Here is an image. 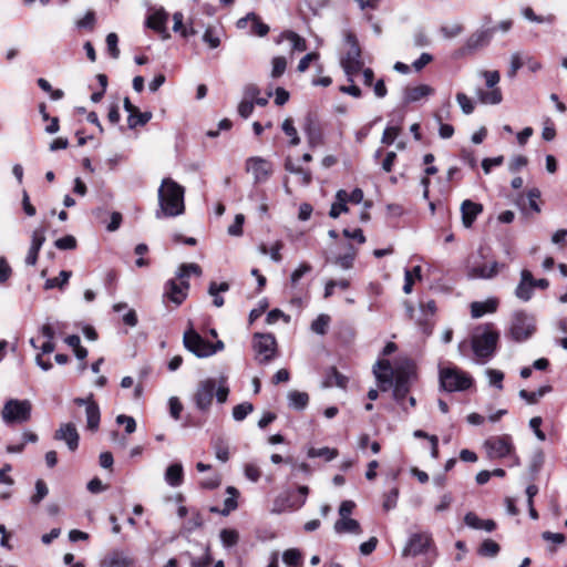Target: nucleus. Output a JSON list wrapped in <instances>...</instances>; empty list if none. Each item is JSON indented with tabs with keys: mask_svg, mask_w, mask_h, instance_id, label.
<instances>
[{
	"mask_svg": "<svg viewBox=\"0 0 567 567\" xmlns=\"http://www.w3.org/2000/svg\"><path fill=\"white\" fill-rule=\"evenodd\" d=\"M184 471L181 463L171 464L165 471V481L172 487H177L183 483Z\"/></svg>",
	"mask_w": 567,
	"mask_h": 567,
	"instance_id": "obj_30",
	"label": "nucleus"
},
{
	"mask_svg": "<svg viewBox=\"0 0 567 567\" xmlns=\"http://www.w3.org/2000/svg\"><path fill=\"white\" fill-rule=\"evenodd\" d=\"M483 212V205L465 199L461 205L462 224L465 228L472 227L477 216Z\"/></svg>",
	"mask_w": 567,
	"mask_h": 567,
	"instance_id": "obj_23",
	"label": "nucleus"
},
{
	"mask_svg": "<svg viewBox=\"0 0 567 567\" xmlns=\"http://www.w3.org/2000/svg\"><path fill=\"white\" fill-rule=\"evenodd\" d=\"M45 241V235L43 228H37L33 230L31 236V245L25 257V264L28 266H34L38 261V256L42 245Z\"/></svg>",
	"mask_w": 567,
	"mask_h": 567,
	"instance_id": "obj_22",
	"label": "nucleus"
},
{
	"mask_svg": "<svg viewBox=\"0 0 567 567\" xmlns=\"http://www.w3.org/2000/svg\"><path fill=\"white\" fill-rule=\"evenodd\" d=\"M282 560L287 567H301L302 556L298 549H287L282 554Z\"/></svg>",
	"mask_w": 567,
	"mask_h": 567,
	"instance_id": "obj_41",
	"label": "nucleus"
},
{
	"mask_svg": "<svg viewBox=\"0 0 567 567\" xmlns=\"http://www.w3.org/2000/svg\"><path fill=\"white\" fill-rule=\"evenodd\" d=\"M272 68H271V78L278 79L280 78L287 68V60L284 56H275L271 61Z\"/></svg>",
	"mask_w": 567,
	"mask_h": 567,
	"instance_id": "obj_52",
	"label": "nucleus"
},
{
	"mask_svg": "<svg viewBox=\"0 0 567 567\" xmlns=\"http://www.w3.org/2000/svg\"><path fill=\"white\" fill-rule=\"evenodd\" d=\"M183 342L185 348L198 358H207L214 354L213 343L205 340L193 328L185 331Z\"/></svg>",
	"mask_w": 567,
	"mask_h": 567,
	"instance_id": "obj_10",
	"label": "nucleus"
},
{
	"mask_svg": "<svg viewBox=\"0 0 567 567\" xmlns=\"http://www.w3.org/2000/svg\"><path fill=\"white\" fill-rule=\"evenodd\" d=\"M244 472H245V476L254 483L258 482L261 476L260 468L254 463L246 464Z\"/></svg>",
	"mask_w": 567,
	"mask_h": 567,
	"instance_id": "obj_64",
	"label": "nucleus"
},
{
	"mask_svg": "<svg viewBox=\"0 0 567 567\" xmlns=\"http://www.w3.org/2000/svg\"><path fill=\"white\" fill-rule=\"evenodd\" d=\"M151 118H152L151 113H148V112L142 113L137 109V112H134V114L128 115L127 124H128L130 128H134L138 125H145Z\"/></svg>",
	"mask_w": 567,
	"mask_h": 567,
	"instance_id": "obj_47",
	"label": "nucleus"
},
{
	"mask_svg": "<svg viewBox=\"0 0 567 567\" xmlns=\"http://www.w3.org/2000/svg\"><path fill=\"white\" fill-rule=\"evenodd\" d=\"M289 405L296 410H303L309 402V395L306 392L290 391L288 393Z\"/></svg>",
	"mask_w": 567,
	"mask_h": 567,
	"instance_id": "obj_37",
	"label": "nucleus"
},
{
	"mask_svg": "<svg viewBox=\"0 0 567 567\" xmlns=\"http://www.w3.org/2000/svg\"><path fill=\"white\" fill-rule=\"evenodd\" d=\"M135 558L123 549H115L101 561V567H134Z\"/></svg>",
	"mask_w": 567,
	"mask_h": 567,
	"instance_id": "obj_19",
	"label": "nucleus"
},
{
	"mask_svg": "<svg viewBox=\"0 0 567 567\" xmlns=\"http://www.w3.org/2000/svg\"><path fill=\"white\" fill-rule=\"evenodd\" d=\"M281 37L290 42L292 51L303 52L307 50L306 40L296 32L287 31Z\"/></svg>",
	"mask_w": 567,
	"mask_h": 567,
	"instance_id": "obj_40",
	"label": "nucleus"
},
{
	"mask_svg": "<svg viewBox=\"0 0 567 567\" xmlns=\"http://www.w3.org/2000/svg\"><path fill=\"white\" fill-rule=\"evenodd\" d=\"M505 265L497 261L473 266L468 269V277L472 279H492L497 276Z\"/></svg>",
	"mask_w": 567,
	"mask_h": 567,
	"instance_id": "obj_21",
	"label": "nucleus"
},
{
	"mask_svg": "<svg viewBox=\"0 0 567 567\" xmlns=\"http://www.w3.org/2000/svg\"><path fill=\"white\" fill-rule=\"evenodd\" d=\"M212 444L216 458L224 463L227 462L229 460L228 442L224 437L218 436L213 440Z\"/></svg>",
	"mask_w": 567,
	"mask_h": 567,
	"instance_id": "obj_35",
	"label": "nucleus"
},
{
	"mask_svg": "<svg viewBox=\"0 0 567 567\" xmlns=\"http://www.w3.org/2000/svg\"><path fill=\"white\" fill-rule=\"evenodd\" d=\"M524 65V58L519 52H515L511 55V65L507 71V76L509 79H514L517 74V71Z\"/></svg>",
	"mask_w": 567,
	"mask_h": 567,
	"instance_id": "obj_56",
	"label": "nucleus"
},
{
	"mask_svg": "<svg viewBox=\"0 0 567 567\" xmlns=\"http://www.w3.org/2000/svg\"><path fill=\"white\" fill-rule=\"evenodd\" d=\"M286 171H288L291 174L298 175L301 179V183L303 185L310 184L312 176L311 172L309 169H305L300 166L295 165L290 159H288L285 164Z\"/></svg>",
	"mask_w": 567,
	"mask_h": 567,
	"instance_id": "obj_39",
	"label": "nucleus"
},
{
	"mask_svg": "<svg viewBox=\"0 0 567 567\" xmlns=\"http://www.w3.org/2000/svg\"><path fill=\"white\" fill-rule=\"evenodd\" d=\"M465 524L473 529H484L493 532L496 528V523L492 519H481L475 513L468 512L464 517Z\"/></svg>",
	"mask_w": 567,
	"mask_h": 567,
	"instance_id": "obj_29",
	"label": "nucleus"
},
{
	"mask_svg": "<svg viewBox=\"0 0 567 567\" xmlns=\"http://www.w3.org/2000/svg\"><path fill=\"white\" fill-rule=\"evenodd\" d=\"M333 528L337 534L351 533L359 535L362 533L359 522L353 518L338 519Z\"/></svg>",
	"mask_w": 567,
	"mask_h": 567,
	"instance_id": "obj_31",
	"label": "nucleus"
},
{
	"mask_svg": "<svg viewBox=\"0 0 567 567\" xmlns=\"http://www.w3.org/2000/svg\"><path fill=\"white\" fill-rule=\"evenodd\" d=\"M246 171L251 174L256 184L265 183L272 174L274 167L270 161L254 156L246 161Z\"/></svg>",
	"mask_w": 567,
	"mask_h": 567,
	"instance_id": "obj_13",
	"label": "nucleus"
},
{
	"mask_svg": "<svg viewBox=\"0 0 567 567\" xmlns=\"http://www.w3.org/2000/svg\"><path fill=\"white\" fill-rule=\"evenodd\" d=\"M221 483V477L219 473H213L210 476L200 481V486L206 489H215Z\"/></svg>",
	"mask_w": 567,
	"mask_h": 567,
	"instance_id": "obj_63",
	"label": "nucleus"
},
{
	"mask_svg": "<svg viewBox=\"0 0 567 567\" xmlns=\"http://www.w3.org/2000/svg\"><path fill=\"white\" fill-rule=\"evenodd\" d=\"M454 497L452 493L447 492L441 495L439 503L434 505L433 511L435 514H441L450 509Z\"/></svg>",
	"mask_w": 567,
	"mask_h": 567,
	"instance_id": "obj_53",
	"label": "nucleus"
},
{
	"mask_svg": "<svg viewBox=\"0 0 567 567\" xmlns=\"http://www.w3.org/2000/svg\"><path fill=\"white\" fill-rule=\"evenodd\" d=\"M495 30L496 28H488L475 31L467 38L463 51L465 53H472L486 47L491 42Z\"/></svg>",
	"mask_w": 567,
	"mask_h": 567,
	"instance_id": "obj_17",
	"label": "nucleus"
},
{
	"mask_svg": "<svg viewBox=\"0 0 567 567\" xmlns=\"http://www.w3.org/2000/svg\"><path fill=\"white\" fill-rule=\"evenodd\" d=\"M499 333L492 324H485L476 329L472 338V349L480 362L484 363L495 352Z\"/></svg>",
	"mask_w": 567,
	"mask_h": 567,
	"instance_id": "obj_3",
	"label": "nucleus"
},
{
	"mask_svg": "<svg viewBox=\"0 0 567 567\" xmlns=\"http://www.w3.org/2000/svg\"><path fill=\"white\" fill-rule=\"evenodd\" d=\"M54 439L63 441L70 451H75L79 446V433L73 423H64L55 431Z\"/></svg>",
	"mask_w": 567,
	"mask_h": 567,
	"instance_id": "obj_20",
	"label": "nucleus"
},
{
	"mask_svg": "<svg viewBox=\"0 0 567 567\" xmlns=\"http://www.w3.org/2000/svg\"><path fill=\"white\" fill-rule=\"evenodd\" d=\"M227 493L230 494V496L225 499L224 508L220 511V514L224 516L228 515L230 512L237 508V489L233 486H229L227 487Z\"/></svg>",
	"mask_w": 567,
	"mask_h": 567,
	"instance_id": "obj_49",
	"label": "nucleus"
},
{
	"mask_svg": "<svg viewBox=\"0 0 567 567\" xmlns=\"http://www.w3.org/2000/svg\"><path fill=\"white\" fill-rule=\"evenodd\" d=\"M49 493V488L43 480L35 482V493L30 497L33 505H38Z\"/></svg>",
	"mask_w": 567,
	"mask_h": 567,
	"instance_id": "obj_50",
	"label": "nucleus"
},
{
	"mask_svg": "<svg viewBox=\"0 0 567 567\" xmlns=\"http://www.w3.org/2000/svg\"><path fill=\"white\" fill-rule=\"evenodd\" d=\"M440 384L447 392L465 391L473 384V379L466 372L453 367L441 369Z\"/></svg>",
	"mask_w": 567,
	"mask_h": 567,
	"instance_id": "obj_6",
	"label": "nucleus"
},
{
	"mask_svg": "<svg viewBox=\"0 0 567 567\" xmlns=\"http://www.w3.org/2000/svg\"><path fill=\"white\" fill-rule=\"evenodd\" d=\"M330 322V317L327 315H320L311 323V330L317 334H324L327 332Z\"/></svg>",
	"mask_w": 567,
	"mask_h": 567,
	"instance_id": "obj_55",
	"label": "nucleus"
},
{
	"mask_svg": "<svg viewBox=\"0 0 567 567\" xmlns=\"http://www.w3.org/2000/svg\"><path fill=\"white\" fill-rule=\"evenodd\" d=\"M248 22H251V34L265 37L269 32V27L252 12L248 13L244 18H240L236 24L238 29H245L247 28Z\"/></svg>",
	"mask_w": 567,
	"mask_h": 567,
	"instance_id": "obj_25",
	"label": "nucleus"
},
{
	"mask_svg": "<svg viewBox=\"0 0 567 567\" xmlns=\"http://www.w3.org/2000/svg\"><path fill=\"white\" fill-rule=\"evenodd\" d=\"M168 13L163 9H158L151 13L146 19V27L156 31L163 40L169 39V32L167 30Z\"/></svg>",
	"mask_w": 567,
	"mask_h": 567,
	"instance_id": "obj_18",
	"label": "nucleus"
},
{
	"mask_svg": "<svg viewBox=\"0 0 567 567\" xmlns=\"http://www.w3.org/2000/svg\"><path fill=\"white\" fill-rule=\"evenodd\" d=\"M203 40L205 43L208 44L210 49H216L220 44V38L219 35L210 28L206 29Z\"/></svg>",
	"mask_w": 567,
	"mask_h": 567,
	"instance_id": "obj_62",
	"label": "nucleus"
},
{
	"mask_svg": "<svg viewBox=\"0 0 567 567\" xmlns=\"http://www.w3.org/2000/svg\"><path fill=\"white\" fill-rule=\"evenodd\" d=\"M432 544V536L429 533H415L412 534L403 550L402 556L409 557V556H417L420 554H423Z\"/></svg>",
	"mask_w": 567,
	"mask_h": 567,
	"instance_id": "obj_14",
	"label": "nucleus"
},
{
	"mask_svg": "<svg viewBox=\"0 0 567 567\" xmlns=\"http://www.w3.org/2000/svg\"><path fill=\"white\" fill-rule=\"evenodd\" d=\"M73 402L80 406L85 405L86 427L90 431H96L100 425L101 413L99 405L93 401V395L91 394L86 399L75 398Z\"/></svg>",
	"mask_w": 567,
	"mask_h": 567,
	"instance_id": "obj_16",
	"label": "nucleus"
},
{
	"mask_svg": "<svg viewBox=\"0 0 567 567\" xmlns=\"http://www.w3.org/2000/svg\"><path fill=\"white\" fill-rule=\"evenodd\" d=\"M336 203L332 204L331 209L329 212V216L332 218H338L341 213L348 212V193L344 189H340L336 195Z\"/></svg>",
	"mask_w": 567,
	"mask_h": 567,
	"instance_id": "obj_33",
	"label": "nucleus"
},
{
	"mask_svg": "<svg viewBox=\"0 0 567 567\" xmlns=\"http://www.w3.org/2000/svg\"><path fill=\"white\" fill-rule=\"evenodd\" d=\"M303 131L310 148H315L322 144L323 138L321 131L313 122L308 121L303 126Z\"/></svg>",
	"mask_w": 567,
	"mask_h": 567,
	"instance_id": "obj_32",
	"label": "nucleus"
},
{
	"mask_svg": "<svg viewBox=\"0 0 567 567\" xmlns=\"http://www.w3.org/2000/svg\"><path fill=\"white\" fill-rule=\"evenodd\" d=\"M32 404L29 400H8L2 409V420L7 425L22 424L31 419Z\"/></svg>",
	"mask_w": 567,
	"mask_h": 567,
	"instance_id": "obj_5",
	"label": "nucleus"
},
{
	"mask_svg": "<svg viewBox=\"0 0 567 567\" xmlns=\"http://www.w3.org/2000/svg\"><path fill=\"white\" fill-rule=\"evenodd\" d=\"M117 42H118V38H117L116 33L112 32V33L107 34L106 45H107L109 53L113 59H117L120 56V49L117 47Z\"/></svg>",
	"mask_w": 567,
	"mask_h": 567,
	"instance_id": "obj_61",
	"label": "nucleus"
},
{
	"mask_svg": "<svg viewBox=\"0 0 567 567\" xmlns=\"http://www.w3.org/2000/svg\"><path fill=\"white\" fill-rule=\"evenodd\" d=\"M486 455L491 460L511 457L512 466L519 465V458L515 454V446L509 434L491 436L484 442Z\"/></svg>",
	"mask_w": 567,
	"mask_h": 567,
	"instance_id": "obj_4",
	"label": "nucleus"
},
{
	"mask_svg": "<svg viewBox=\"0 0 567 567\" xmlns=\"http://www.w3.org/2000/svg\"><path fill=\"white\" fill-rule=\"evenodd\" d=\"M400 132H401V128L399 125L386 126L382 134L381 142L386 145L392 144L395 141V138L399 136Z\"/></svg>",
	"mask_w": 567,
	"mask_h": 567,
	"instance_id": "obj_58",
	"label": "nucleus"
},
{
	"mask_svg": "<svg viewBox=\"0 0 567 567\" xmlns=\"http://www.w3.org/2000/svg\"><path fill=\"white\" fill-rule=\"evenodd\" d=\"M480 74L484 78L485 84L489 91L482 89L476 90V96L482 104L496 105L503 100V94L499 87L496 85L501 80L498 71H481Z\"/></svg>",
	"mask_w": 567,
	"mask_h": 567,
	"instance_id": "obj_7",
	"label": "nucleus"
},
{
	"mask_svg": "<svg viewBox=\"0 0 567 567\" xmlns=\"http://www.w3.org/2000/svg\"><path fill=\"white\" fill-rule=\"evenodd\" d=\"M341 65L348 76L350 83L353 82V76L363 70V61L355 60L352 62H341Z\"/></svg>",
	"mask_w": 567,
	"mask_h": 567,
	"instance_id": "obj_45",
	"label": "nucleus"
},
{
	"mask_svg": "<svg viewBox=\"0 0 567 567\" xmlns=\"http://www.w3.org/2000/svg\"><path fill=\"white\" fill-rule=\"evenodd\" d=\"M498 301L495 298H489L485 301H474L471 303V315L473 318H481L486 313L496 311Z\"/></svg>",
	"mask_w": 567,
	"mask_h": 567,
	"instance_id": "obj_28",
	"label": "nucleus"
},
{
	"mask_svg": "<svg viewBox=\"0 0 567 567\" xmlns=\"http://www.w3.org/2000/svg\"><path fill=\"white\" fill-rule=\"evenodd\" d=\"M71 276H72L71 271L61 270L58 277L47 279L43 288L45 290H51L54 288L63 290L65 288V286L68 285Z\"/></svg>",
	"mask_w": 567,
	"mask_h": 567,
	"instance_id": "obj_34",
	"label": "nucleus"
},
{
	"mask_svg": "<svg viewBox=\"0 0 567 567\" xmlns=\"http://www.w3.org/2000/svg\"><path fill=\"white\" fill-rule=\"evenodd\" d=\"M456 101L464 114L468 115L474 112V109H475L474 102L466 94L457 93Z\"/></svg>",
	"mask_w": 567,
	"mask_h": 567,
	"instance_id": "obj_60",
	"label": "nucleus"
},
{
	"mask_svg": "<svg viewBox=\"0 0 567 567\" xmlns=\"http://www.w3.org/2000/svg\"><path fill=\"white\" fill-rule=\"evenodd\" d=\"M281 128L284 133L290 137V145L296 146L300 143V138L298 136V132L293 125V121L291 118H286L282 122Z\"/></svg>",
	"mask_w": 567,
	"mask_h": 567,
	"instance_id": "obj_48",
	"label": "nucleus"
},
{
	"mask_svg": "<svg viewBox=\"0 0 567 567\" xmlns=\"http://www.w3.org/2000/svg\"><path fill=\"white\" fill-rule=\"evenodd\" d=\"M434 93V89L427 84H420L412 87H406L403 92V100L405 103L417 102L423 97H427Z\"/></svg>",
	"mask_w": 567,
	"mask_h": 567,
	"instance_id": "obj_27",
	"label": "nucleus"
},
{
	"mask_svg": "<svg viewBox=\"0 0 567 567\" xmlns=\"http://www.w3.org/2000/svg\"><path fill=\"white\" fill-rule=\"evenodd\" d=\"M184 195L182 185L169 177L164 178L157 192L158 209L155 217L162 219L182 215L185 212Z\"/></svg>",
	"mask_w": 567,
	"mask_h": 567,
	"instance_id": "obj_1",
	"label": "nucleus"
},
{
	"mask_svg": "<svg viewBox=\"0 0 567 567\" xmlns=\"http://www.w3.org/2000/svg\"><path fill=\"white\" fill-rule=\"evenodd\" d=\"M464 28L461 23H451L442 25L440 31L445 39H453L460 35L463 32Z\"/></svg>",
	"mask_w": 567,
	"mask_h": 567,
	"instance_id": "obj_54",
	"label": "nucleus"
},
{
	"mask_svg": "<svg viewBox=\"0 0 567 567\" xmlns=\"http://www.w3.org/2000/svg\"><path fill=\"white\" fill-rule=\"evenodd\" d=\"M373 374L382 391H388L393 384V398L403 406V401L410 391V375L406 372L394 373L390 361L385 359L377 361L373 365Z\"/></svg>",
	"mask_w": 567,
	"mask_h": 567,
	"instance_id": "obj_2",
	"label": "nucleus"
},
{
	"mask_svg": "<svg viewBox=\"0 0 567 567\" xmlns=\"http://www.w3.org/2000/svg\"><path fill=\"white\" fill-rule=\"evenodd\" d=\"M220 542L224 547L229 548L235 546L239 540V534L236 529L224 528L219 533Z\"/></svg>",
	"mask_w": 567,
	"mask_h": 567,
	"instance_id": "obj_43",
	"label": "nucleus"
},
{
	"mask_svg": "<svg viewBox=\"0 0 567 567\" xmlns=\"http://www.w3.org/2000/svg\"><path fill=\"white\" fill-rule=\"evenodd\" d=\"M344 43L349 47L346 55L341 59V62H352L361 59V49L359 47L355 35L349 31H343Z\"/></svg>",
	"mask_w": 567,
	"mask_h": 567,
	"instance_id": "obj_26",
	"label": "nucleus"
},
{
	"mask_svg": "<svg viewBox=\"0 0 567 567\" xmlns=\"http://www.w3.org/2000/svg\"><path fill=\"white\" fill-rule=\"evenodd\" d=\"M551 391V386L544 385L540 386L537 391L529 392L527 390H520L519 396L525 400L528 404H535L538 402L540 398H543L546 393H549Z\"/></svg>",
	"mask_w": 567,
	"mask_h": 567,
	"instance_id": "obj_38",
	"label": "nucleus"
},
{
	"mask_svg": "<svg viewBox=\"0 0 567 567\" xmlns=\"http://www.w3.org/2000/svg\"><path fill=\"white\" fill-rule=\"evenodd\" d=\"M348 384V378L341 374L337 369L332 368L327 374L323 385L327 388L338 386L346 389Z\"/></svg>",
	"mask_w": 567,
	"mask_h": 567,
	"instance_id": "obj_36",
	"label": "nucleus"
},
{
	"mask_svg": "<svg viewBox=\"0 0 567 567\" xmlns=\"http://www.w3.org/2000/svg\"><path fill=\"white\" fill-rule=\"evenodd\" d=\"M536 330L535 318L524 311H517L513 315L511 324V336L517 342L529 339Z\"/></svg>",
	"mask_w": 567,
	"mask_h": 567,
	"instance_id": "obj_9",
	"label": "nucleus"
},
{
	"mask_svg": "<svg viewBox=\"0 0 567 567\" xmlns=\"http://www.w3.org/2000/svg\"><path fill=\"white\" fill-rule=\"evenodd\" d=\"M252 348L260 364L269 363L277 354V341L271 333H255Z\"/></svg>",
	"mask_w": 567,
	"mask_h": 567,
	"instance_id": "obj_8",
	"label": "nucleus"
},
{
	"mask_svg": "<svg viewBox=\"0 0 567 567\" xmlns=\"http://www.w3.org/2000/svg\"><path fill=\"white\" fill-rule=\"evenodd\" d=\"M189 282L186 280L177 282L176 279H169L165 284L164 298L168 299L175 306H179L187 298Z\"/></svg>",
	"mask_w": 567,
	"mask_h": 567,
	"instance_id": "obj_15",
	"label": "nucleus"
},
{
	"mask_svg": "<svg viewBox=\"0 0 567 567\" xmlns=\"http://www.w3.org/2000/svg\"><path fill=\"white\" fill-rule=\"evenodd\" d=\"M309 457H323L326 461H332L338 456V450L330 447L310 449L308 451Z\"/></svg>",
	"mask_w": 567,
	"mask_h": 567,
	"instance_id": "obj_46",
	"label": "nucleus"
},
{
	"mask_svg": "<svg viewBox=\"0 0 567 567\" xmlns=\"http://www.w3.org/2000/svg\"><path fill=\"white\" fill-rule=\"evenodd\" d=\"M499 551V545L493 539H485L477 549L483 557H495Z\"/></svg>",
	"mask_w": 567,
	"mask_h": 567,
	"instance_id": "obj_44",
	"label": "nucleus"
},
{
	"mask_svg": "<svg viewBox=\"0 0 567 567\" xmlns=\"http://www.w3.org/2000/svg\"><path fill=\"white\" fill-rule=\"evenodd\" d=\"M525 19L529 20L530 22L535 23H547L553 24L555 22V16L548 14V16H537L534 10L529 7H526L522 11Z\"/></svg>",
	"mask_w": 567,
	"mask_h": 567,
	"instance_id": "obj_42",
	"label": "nucleus"
},
{
	"mask_svg": "<svg viewBox=\"0 0 567 567\" xmlns=\"http://www.w3.org/2000/svg\"><path fill=\"white\" fill-rule=\"evenodd\" d=\"M312 270V267L310 264L302 262L298 266L297 269H295L290 276V282L292 286H297L299 280L306 275L309 274Z\"/></svg>",
	"mask_w": 567,
	"mask_h": 567,
	"instance_id": "obj_59",
	"label": "nucleus"
},
{
	"mask_svg": "<svg viewBox=\"0 0 567 567\" xmlns=\"http://www.w3.org/2000/svg\"><path fill=\"white\" fill-rule=\"evenodd\" d=\"M217 382L215 379L208 378L202 380L196 388V391L193 395V400L195 405L200 411H207L214 399V393L216 390Z\"/></svg>",
	"mask_w": 567,
	"mask_h": 567,
	"instance_id": "obj_12",
	"label": "nucleus"
},
{
	"mask_svg": "<svg viewBox=\"0 0 567 567\" xmlns=\"http://www.w3.org/2000/svg\"><path fill=\"white\" fill-rule=\"evenodd\" d=\"M533 290L534 286L532 285V272L527 269H523L520 271V280L515 288V296L519 300L527 302L533 297Z\"/></svg>",
	"mask_w": 567,
	"mask_h": 567,
	"instance_id": "obj_24",
	"label": "nucleus"
},
{
	"mask_svg": "<svg viewBox=\"0 0 567 567\" xmlns=\"http://www.w3.org/2000/svg\"><path fill=\"white\" fill-rule=\"evenodd\" d=\"M485 373L491 385L497 388L498 390L503 389L504 373L501 370L487 369Z\"/></svg>",
	"mask_w": 567,
	"mask_h": 567,
	"instance_id": "obj_57",
	"label": "nucleus"
},
{
	"mask_svg": "<svg viewBox=\"0 0 567 567\" xmlns=\"http://www.w3.org/2000/svg\"><path fill=\"white\" fill-rule=\"evenodd\" d=\"M297 497L293 492H286L279 495L275 501L274 512H284L286 509H298L305 505L309 488L307 486H299Z\"/></svg>",
	"mask_w": 567,
	"mask_h": 567,
	"instance_id": "obj_11",
	"label": "nucleus"
},
{
	"mask_svg": "<svg viewBox=\"0 0 567 567\" xmlns=\"http://www.w3.org/2000/svg\"><path fill=\"white\" fill-rule=\"evenodd\" d=\"M254 411V405L249 402L237 404L233 409V417L235 421H243L249 413Z\"/></svg>",
	"mask_w": 567,
	"mask_h": 567,
	"instance_id": "obj_51",
	"label": "nucleus"
}]
</instances>
